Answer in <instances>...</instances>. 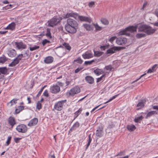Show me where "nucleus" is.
Here are the masks:
<instances>
[{
	"mask_svg": "<svg viewBox=\"0 0 158 158\" xmlns=\"http://www.w3.org/2000/svg\"><path fill=\"white\" fill-rule=\"evenodd\" d=\"M65 27L66 31L69 33H74L76 32L77 29L78 28V24L77 22L75 20L68 19L65 25Z\"/></svg>",
	"mask_w": 158,
	"mask_h": 158,
	"instance_id": "obj_1",
	"label": "nucleus"
},
{
	"mask_svg": "<svg viewBox=\"0 0 158 158\" xmlns=\"http://www.w3.org/2000/svg\"><path fill=\"white\" fill-rule=\"evenodd\" d=\"M156 31V29H153L150 26L146 24L141 25L138 28L139 32H145L147 35H150L153 34Z\"/></svg>",
	"mask_w": 158,
	"mask_h": 158,
	"instance_id": "obj_2",
	"label": "nucleus"
},
{
	"mask_svg": "<svg viewBox=\"0 0 158 158\" xmlns=\"http://www.w3.org/2000/svg\"><path fill=\"white\" fill-rule=\"evenodd\" d=\"M66 101V100H64L58 102L55 104L54 109L57 111H61L63 109L64 104Z\"/></svg>",
	"mask_w": 158,
	"mask_h": 158,
	"instance_id": "obj_3",
	"label": "nucleus"
},
{
	"mask_svg": "<svg viewBox=\"0 0 158 158\" xmlns=\"http://www.w3.org/2000/svg\"><path fill=\"white\" fill-rule=\"evenodd\" d=\"M61 19L55 16L48 21V25L50 27H53L60 23Z\"/></svg>",
	"mask_w": 158,
	"mask_h": 158,
	"instance_id": "obj_4",
	"label": "nucleus"
},
{
	"mask_svg": "<svg viewBox=\"0 0 158 158\" xmlns=\"http://www.w3.org/2000/svg\"><path fill=\"white\" fill-rule=\"evenodd\" d=\"M23 57V54H21L19 55L13 61L9 64V66L13 67L15 66L16 64L19 63V61L21 60Z\"/></svg>",
	"mask_w": 158,
	"mask_h": 158,
	"instance_id": "obj_5",
	"label": "nucleus"
},
{
	"mask_svg": "<svg viewBox=\"0 0 158 158\" xmlns=\"http://www.w3.org/2000/svg\"><path fill=\"white\" fill-rule=\"evenodd\" d=\"M16 129L19 132L25 133L27 132V128L26 125L22 124L18 125L16 127Z\"/></svg>",
	"mask_w": 158,
	"mask_h": 158,
	"instance_id": "obj_6",
	"label": "nucleus"
},
{
	"mask_svg": "<svg viewBox=\"0 0 158 158\" xmlns=\"http://www.w3.org/2000/svg\"><path fill=\"white\" fill-rule=\"evenodd\" d=\"M124 48H125L123 47H121L114 46L108 50L106 51V53L107 54H112L120 50L121 49H123Z\"/></svg>",
	"mask_w": 158,
	"mask_h": 158,
	"instance_id": "obj_7",
	"label": "nucleus"
},
{
	"mask_svg": "<svg viewBox=\"0 0 158 158\" xmlns=\"http://www.w3.org/2000/svg\"><path fill=\"white\" fill-rule=\"evenodd\" d=\"M80 92V89L78 86H75L71 89L69 92V94L71 96H73Z\"/></svg>",
	"mask_w": 158,
	"mask_h": 158,
	"instance_id": "obj_8",
	"label": "nucleus"
},
{
	"mask_svg": "<svg viewBox=\"0 0 158 158\" xmlns=\"http://www.w3.org/2000/svg\"><path fill=\"white\" fill-rule=\"evenodd\" d=\"M50 91L52 93L56 94L60 91V88L59 86L56 85H53L51 87Z\"/></svg>",
	"mask_w": 158,
	"mask_h": 158,
	"instance_id": "obj_9",
	"label": "nucleus"
},
{
	"mask_svg": "<svg viewBox=\"0 0 158 158\" xmlns=\"http://www.w3.org/2000/svg\"><path fill=\"white\" fill-rule=\"evenodd\" d=\"M15 44L18 49H24L27 48V45L22 42H15Z\"/></svg>",
	"mask_w": 158,
	"mask_h": 158,
	"instance_id": "obj_10",
	"label": "nucleus"
},
{
	"mask_svg": "<svg viewBox=\"0 0 158 158\" xmlns=\"http://www.w3.org/2000/svg\"><path fill=\"white\" fill-rule=\"evenodd\" d=\"M127 39L126 38L123 37H118L116 40V43L119 45H122L127 42Z\"/></svg>",
	"mask_w": 158,
	"mask_h": 158,
	"instance_id": "obj_11",
	"label": "nucleus"
},
{
	"mask_svg": "<svg viewBox=\"0 0 158 158\" xmlns=\"http://www.w3.org/2000/svg\"><path fill=\"white\" fill-rule=\"evenodd\" d=\"M103 127L102 126L98 127L96 132V135L98 137H101L102 135Z\"/></svg>",
	"mask_w": 158,
	"mask_h": 158,
	"instance_id": "obj_12",
	"label": "nucleus"
},
{
	"mask_svg": "<svg viewBox=\"0 0 158 158\" xmlns=\"http://www.w3.org/2000/svg\"><path fill=\"white\" fill-rule=\"evenodd\" d=\"M82 56L84 59H88L93 57V56L91 51H87L83 54Z\"/></svg>",
	"mask_w": 158,
	"mask_h": 158,
	"instance_id": "obj_13",
	"label": "nucleus"
},
{
	"mask_svg": "<svg viewBox=\"0 0 158 158\" xmlns=\"http://www.w3.org/2000/svg\"><path fill=\"white\" fill-rule=\"evenodd\" d=\"M8 123L11 126V128H12L13 126L16 124V122L15 118L13 117H10L8 120Z\"/></svg>",
	"mask_w": 158,
	"mask_h": 158,
	"instance_id": "obj_14",
	"label": "nucleus"
},
{
	"mask_svg": "<svg viewBox=\"0 0 158 158\" xmlns=\"http://www.w3.org/2000/svg\"><path fill=\"white\" fill-rule=\"evenodd\" d=\"M38 120L37 118H34L31 120L28 123L27 125L29 127H32L35 125L37 123Z\"/></svg>",
	"mask_w": 158,
	"mask_h": 158,
	"instance_id": "obj_15",
	"label": "nucleus"
},
{
	"mask_svg": "<svg viewBox=\"0 0 158 158\" xmlns=\"http://www.w3.org/2000/svg\"><path fill=\"white\" fill-rule=\"evenodd\" d=\"M78 19L81 21L87 22L89 23H90L91 21V19L90 18L85 16H79Z\"/></svg>",
	"mask_w": 158,
	"mask_h": 158,
	"instance_id": "obj_16",
	"label": "nucleus"
},
{
	"mask_svg": "<svg viewBox=\"0 0 158 158\" xmlns=\"http://www.w3.org/2000/svg\"><path fill=\"white\" fill-rule=\"evenodd\" d=\"M7 54L9 56L13 57L16 56V52L14 49H10L8 51Z\"/></svg>",
	"mask_w": 158,
	"mask_h": 158,
	"instance_id": "obj_17",
	"label": "nucleus"
},
{
	"mask_svg": "<svg viewBox=\"0 0 158 158\" xmlns=\"http://www.w3.org/2000/svg\"><path fill=\"white\" fill-rule=\"evenodd\" d=\"M60 48L58 49L56 51V53L59 56H62L64 54V49L63 47H60Z\"/></svg>",
	"mask_w": 158,
	"mask_h": 158,
	"instance_id": "obj_18",
	"label": "nucleus"
},
{
	"mask_svg": "<svg viewBox=\"0 0 158 158\" xmlns=\"http://www.w3.org/2000/svg\"><path fill=\"white\" fill-rule=\"evenodd\" d=\"M137 27L136 26H130L126 28V30L127 31H130L131 32H133L136 31Z\"/></svg>",
	"mask_w": 158,
	"mask_h": 158,
	"instance_id": "obj_19",
	"label": "nucleus"
},
{
	"mask_svg": "<svg viewBox=\"0 0 158 158\" xmlns=\"http://www.w3.org/2000/svg\"><path fill=\"white\" fill-rule=\"evenodd\" d=\"M94 73L97 76H99L102 74H105L104 71L101 69L97 68L94 71Z\"/></svg>",
	"mask_w": 158,
	"mask_h": 158,
	"instance_id": "obj_20",
	"label": "nucleus"
},
{
	"mask_svg": "<svg viewBox=\"0 0 158 158\" xmlns=\"http://www.w3.org/2000/svg\"><path fill=\"white\" fill-rule=\"evenodd\" d=\"M53 61V58L51 56L46 57L44 60V62L46 64L52 63Z\"/></svg>",
	"mask_w": 158,
	"mask_h": 158,
	"instance_id": "obj_21",
	"label": "nucleus"
},
{
	"mask_svg": "<svg viewBox=\"0 0 158 158\" xmlns=\"http://www.w3.org/2000/svg\"><path fill=\"white\" fill-rule=\"evenodd\" d=\"M16 24L14 22H12L8 26L5 28V29H9L12 31L14 30Z\"/></svg>",
	"mask_w": 158,
	"mask_h": 158,
	"instance_id": "obj_22",
	"label": "nucleus"
},
{
	"mask_svg": "<svg viewBox=\"0 0 158 158\" xmlns=\"http://www.w3.org/2000/svg\"><path fill=\"white\" fill-rule=\"evenodd\" d=\"M86 81L90 84H92L94 83V78L91 76H87L85 77Z\"/></svg>",
	"mask_w": 158,
	"mask_h": 158,
	"instance_id": "obj_23",
	"label": "nucleus"
},
{
	"mask_svg": "<svg viewBox=\"0 0 158 158\" xmlns=\"http://www.w3.org/2000/svg\"><path fill=\"white\" fill-rule=\"evenodd\" d=\"M127 128L129 131H134L136 129V127L134 125L131 124L127 125Z\"/></svg>",
	"mask_w": 158,
	"mask_h": 158,
	"instance_id": "obj_24",
	"label": "nucleus"
},
{
	"mask_svg": "<svg viewBox=\"0 0 158 158\" xmlns=\"http://www.w3.org/2000/svg\"><path fill=\"white\" fill-rule=\"evenodd\" d=\"M8 71V69L6 67H0V73L3 74H6Z\"/></svg>",
	"mask_w": 158,
	"mask_h": 158,
	"instance_id": "obj_25",
	"label": "nucleus"
},
{
	"mask_svg": "<svg viewBox=\"0 0 158 158\" xmlns=\"http://www.w3.org/2000/svg\"><path fill=\"white\" fill-rule=\"evenodd\" d=\"M79 123L78 122H76L73 125V126L71 127L70 129V131H72L73 130H75L76 128L79 127Z\"/></svg>",
	"mask_w": 158,
	"mask_h": 158,
	"instance_id": "obj_26",
	"label": "nucleus"
},
{
	"mask_svg": "<svg viewBox=\"0 0 158 158\" xmlns=\"http://www.w3.org/2000/svg\"><path fill=\"white\" fill-rule=\"evenodd\" d=\"M157 113L156 111H152L148 112L147 114L146 118H147L148 117H150L152 115L154 114H156Z\"/></svg>",
	"mask_w": 158,
	"mask_h": 158,
	"instance_id": "obj_27",
	"label": "nucleus"
},
{
	"mask_svg": "<svg viewBox=\"0 0 158 158\" xmlns=\"http://www.w3.org/2000/svg\"><path fill=\"white\" fill-rule=\"evenodd\" d=\"M24 106H18V108L15 109V114H19L21 111H22L24 109Z\"/></svg>",
	"mask_w": 158,
	"mask_h": 158,
	"instance_id": "obj_28",
	"label": "nucleus"
},
{
	"mask_svg": "<svg viewBox=\"0 0 158 158\" xmlns=\"http://www.w3.org/2000/svg\"><path fill=\"white\" fill-rule=\"evenodd\" d=\"M82 109L81 108H80L77 111H76L74 113V119H75L76 118H77L78 116L80 114L81 111H82Z\"/></svg>",
	"mask_w": 158,
	"mask_h": 158,
	"instance_id": "obj_29",
	"label": "nucleus"
},
{
	"mask_svg": "<svg viewBox=\"0 0 158 158\" xmlns=\"http://www.w3.org/2000/svg\"><path fill=\"white\" fill-rule=\"evenodd\" d=\"M31 54L28 50H27L23 54V57H27V58L29 57Z\"/></svg>",
	"mask_w": 158,
	"mask_h": 158,
	"instance_id": "obj_30",
	"label": "nucleus"
},
{
	"mask_svg": "<svg viewBox=\"0 0 158 158\" xmlns=\"http://www.w3.org/2000/svg\"><path fill=\"white\" fill-rule=\"evenodd\" d=\"M83 25L87 30L91 31L93 30L92 27L90 25L84 24Z\"/></svg>",
	"mask_w": 158,
	"mask_h": 158,
	"instance_id": "obj_31",
	"label": "nucleus"
},
{
	"mask_svg": "<svg viewBox=\"0 0 158 158\" xmlns=\"http://www.w3.org/2000/svg\"><path fill=\"white\" fill-rule=\"evenodd\" d=\"M144 102H143V101H142L141 102H139L137 105V107H139V108L137 109V110H139L141 109V108L143 107L144 106Z\"/></svg>",
	"mask_w": 158,
	"mask_h": 158,
	"instance_id": "obj_32",
	"label": "nucleus"
},
{
	"mask_svg": "<svg viewBox=\"0 0 158 158\" xmlns=\"http://www.w3.org/2000/svg\"><path fill=\"white\" fill-rule=\"evenodd\" d=\"M146 35L144 33H138L136 35V37L138 39H140L142 37H145Z\"/></svg>",
	"mask_w": 158,
	"mask_h": 158,
	"instance_id": "obj_33",
	"label": "nucleus"
},
{
	"mask_svg": "<svg viewBox=\"0 0 158 158\" xmlns=\"http://www.w3.org/2000/svg\"><path fill=\"white\" fill-rule=\"evenodd\" d=\"M101 21L102 23L105 25H107L109 23L108 20L106 19H102L101 20Z\"/></svg>",
	"mask_w": 158,
	"mask_h": 158,
	"instance_id": "obj_34",
	"label": "nucleus"
},
{
	"mask_svg": "<svg viewBox=\"0 0 158 158\" xmlns=\"http://www.w3.org/2000/svg\"><path fill=\"white\" fill-rule=\"evenodd\" d=\"M46 36L49 39H51L52 38L51 33L50 32V29L48 28L47 29V33L46 34Z\"/></svg>",
	"mask_w": 158,
	"mask_h": 158,
	"instance_id": "obj_35",
	"label": "nucleus"
},
{
	"mask_svg": "<svg viewBox=\"0 0 158 158\" xmlns=\"http://www.w3.org/2000/svg\"><path fill=\"white\" fill-rule=\"evenodd\" d=\"M63 46L66 49L69 51L71 49V47L68 44L64 43L63 44Z\"/></svg>",
	"mask_w": 158,
	"mask_h": 158,
	"instance_id": "obj_36",
	"label": "nucleus"
},
{
	"mask_svg": "<svg viewBox=\"0 0 158 158\" xmlns=\"http://www.w3.org/2000/svg\"><path fill=\"white\" fill-rule=\"evenodd\" d=\"M103 52H101L96 51H94V55L95 56L98 57L101 56Z\"/></svg>",
	"mask_w": 158,
	"mask_h": 158,
	"instance_id": "obj_37",
	"label": "nucleus"
},
{
	"mask_svg": "<svg viewBox=\"0 0 158 158\" xmlns=\"http://www.w3.org/2000/svg\"><path fill=\"white\" fill-rule=\"evenodd\" d=\"M127 31V30H126L125 28L124 29L120 31L118 34L119 35H125L126 34Z\"/></svg>",
	"mask_w": 158,
	"mask_h": 158,
	"instance_id": "obj_38",
	"label": "nucleus"
},
{
	"mask_svg": "<svg viewBox=\"0 0 158 158\" xmlns=\"http://www.w3.org/2000/svg\"><path fill=\"white\" fill-rule=\"evenodd\" d=\"M105 69L106 70H108L109 71H112L114 69V68L112 67L111 65L106 66L105 67Z\"/></svg>",
	"mask_w": 158,
	"mask_h": 158,
	"instance_id": "obj_39",
	"label": "nucleus"
},
{
	"mask_svg": "<svg viewBox=\"0 0 158 158\" xmlns=\"http://www.w3.org/2000/svg\"><path fill=\"white\" fill-rule=\"evenodd\" d=\"M7 60L6 57L5 56H3L0 57V63L2 64L4 63Z\"/></svg>",
	"mask_w": 158,
	"mask_h": 158,
	"instance_id": "obj_40",
	"label": "nucleus"
},
{
	"mask_svg": "<svg viewBox=\"0 0 158 158\" xmlns=\"http://www.w3.org/2000/svg\"><path fill=\"white\" fill-rule=\"evenodd\" d=\"M39 48V46L36 45H34L33 47H29V50L31 51H33L35 50H36Z\"/></svg>",
	"mask_w": 158,
	"mask_h": 158,
	"instance_id": "obj_41",
	"label": "nucleus"
},
{
	"mask_svg": "<svg viewBox=\"0 0 158 158\" xmlns=\"http://www.w3.org/2000/svg\"><path fill=\"white\" fill-rule=\"evenodd\" d=\"M89 139L88 140V143L87 145L86 148V149H87L88 148L89 146L90 143L91 142V141H92V138L91 137V134H89Z\"/></svg>",
	"mask_w": 158,
	"mask_h": 158,
	"instance_id": "obj_42",
	"label": "nucleus"
},
{
	"mask_svg": "<svg viewBox=\"0 0 158 158\" xmlns=\"http://www.w3.org/2000/svg\"><path fill=\"white\" fill-rule=\"evenodd\" d=\"M143 118L142 116H141L139 117H138L135 119V121L136 123L139 122Z\"/></svg>",
	"mask_w": 158,
	"mask_h": 158,
	"instance_id": "obj_43",
	"label": "nucleus"
},
{
	"mask_svg": "<svg viewBox=\"0 0 158 158\" xmlns=\"http://www.w3.org/2000/svg\"><path fill=\"white\" fill-rule=\"evenodd\" d=\"M36 109L38 110H40L42 108L41 104L40 103V101H38L37 102L36 104Z\"/></svg>",
	"mask_w": 158,
	"mask_h": 158,
	"instance_id": "obj_44",
	"label": "nucleus"
},
{
	"mask_svg": "<svg viewBox=\"0 0 158 158\" xmlns=\"http://www.w3.org/2000/svg\"><path fill=\"white\" fill-rule=\"evenodd\" d=\"M77 62V63L81 64L83 62V60L81 59L80 57H79L76 59L74 60V62Z\"/></svg>",
	"mask_w": 158,
	"mask_h": 158,
	"instance_id": "obj_45",
	"label": "nucleus"
},
{
	"mask_svg": "<svg viewBox=\"0 0 158 158\" xmlns=\"http://www.w3.org/2000/svg\"><path fill=\"white\" fill-rule=\"evenodd\" d=\"M50 41L48 40L47 39H44L42 41V44L44 46L47 43H50Z\"/></svg>",
	"mask_w": 158,
	"mask_h": 158,
	"instance_id": "obj_46",
	"label": "nucleus"
},
{
	"mask_svg": "<svg viewBox=\"0 0 158 158\" xmlns=\"http://www.w3.org/2000/svg\"><path fill=\"white\" fill-rule=\"evenodd\" d=\"M93 25L95 27L96 30L98 31H100L102 30V28L98 26V24H93Z\"/></svg>",
	"mask_w": 158,
	"mask_h": 158,
	"instance_id": "obj_47",
	"label": "nucleus"
},
{
	"mask_svg": "<svg viewBox=\"0 0 158 158\" xmlns=\"http://www.w3.org/2000/svg\"><path fill=\"white\" fill-rule=\"evenodd\" d=\"M94 60H92L90 61H85V62L84 64L86 65H90L92 63L94 62Z\"/></svg>",
	"mask_w": 158,
	"mask_h": 158,
	"instance_id": "obj_48",
	"label": "nucleus"
},
{
	"mask_svg": "<svg viewBox=\"0 0 158 158\" xmlns=\"http://www.w3.org/2000/svg\"><path fill=\"white\" fill-rule=\"evenodd\" d=\"M19 99H13L9 102V103H10V106H12L14 104H16L17 103V101Z\"/></svg>",
	"mask_w": 158,
	"mask_h": 158,
	"instance_id": "obj_49",
	"label": "nucleus"
},
{
	"mask_svg": "<svg viewBox=\"0 0 158 158\" xmlns=\"http://www.w3.org/2000/svg\"><path fill=\"white\" fill-rule=\"evenodd\" d=\"M105 76V74H103L100 77L97 79V82H98L100 81L102 79L103 77H104Z\"/></svg>",
	"mask_w": 158,
	"mask_h": 158,
	"instance_id": "obj_50",
	"label": "nucleus"
},
{
	"mask_svg": "<svg viewBox=\"0 0 158 158\" xmlns=\"http://www.w3.org/2000/svg\"><path fill=\"white\" fill-rule=\"evenodd\" d=\"M69 17H73L75 18L77 16V14L72 12L69 13Z\"/></svg>",
	"mask_w": 158,
	"mask_h": 158,
	"instance_id": "obj_51",
	"label": "nucleus"
},
{
	"mask_svg": "<svg viewBox=\"0 0 158 158\" xmlns=\"http://www.w3.org/2000/svg\"><path fill=\"white\" fill-rule=\"evenodd\" d=\"M118 96V95H115L113 97H112L108 101H107L106 102H105V104H106L108 102H109L112 100L115 99L117 96Z\"/></svg>",
	"mask_w": 158,
	"mask_h": 158,
	"instance_id": "obj_52",
	"label": "nucleus"
},
{
	"mask_svg": "<svg viewBox=\"0 0 158 158\" xmlns=\"http://www.w3.org/2000/svg\"><path fill=\"white\" fill-rule=\"evenodd\" d=\"M95 4V2H91L89 3L88 6L90 7H92Z\"/></svg>",
	"mask_w": 158,
	"mask_h": 158,
	"instance_id": "obj_53",
	"label": "nucleus"
},
{
	"mask_svg": "<svg viewBox=\"0 0 158 158\" xmlns=\"http://www.w3.org/2000/svg\"><path fill=\"white\" fill-rule=\"evenodd\" d=\"M43 95L44 96L46 97H48L49 96V94L47 90H46L43 93Z\"/></svg>",
	"mask_w": 158,
	"mask_h": 158,
	"instance_id": "obj_54",
	"label": "nucleus"
},
{
	"mask_svg": "<svg viewBox=\"0 0 158 158\" xmlns=\"http://www.w3.org/2000/svg\"><path fill=\"white\" fill-rule=\"evenodd\" d=\"M21 139V138H15L14 139L15 142L16 143L19 142V140Z\"/></svg>",
	"mask_w": 158,
	"mask_h": 158,
	"instance_id": "obj_55",
	"label": "nucleus"
},
{
	"mask_svg": "<svg viewBox=\"0 0 158 158\" xmlns=\"http://www.w3.org/2000/svg\"><path fill=\"white\" fill-rule=\"evenodd\" d=\"M83 68L81 67L78 68L77 69H76L75 71V73H77L79 71H80Z\"/></svg>",
	"mask_w": 158,
	"mask_h": 158,
	"instance_id": "obj_56",
	"label": "nucleus"
},
{
	"mask_svg": "<svg viewBox=\"0 0 158 158\" xmlns=\"http://www.w3.org/2000/svg\"><path fill=\"white\" fill-rule=\"evenodd\" d=\"M116 38V36H113L110 38V39L109 40V41L111 42L112 43L114 40Z\"/></svg>",
	"mask_w": 158,
	"mask_h": 158,
	"instance_id": "obj_57",
	"label": "nucleus"
},
{
	"mask_svg": "<svg viewBox=\"0 0 158 158\" xmlns=\"http://www.w3.org/2000/svg\"><path fill=\"white\" fill-rule=\"evenodd\" d=\"M125 151H123L122 152H119L118 154H117L116 156H121L123 155H125Z\"/></svg>",
	"mask_w": 158,
	"mask_h": 158,
	"instance_id": "obj_58",
	"label": "nucleus"
},
{
	"mask_svg": "<svg viewBox=\"0 0 158 158\" xmlns=\"http://www.w3.org/2000/svg\"><path fill=\"white\" fill-rule=\"evenodd\" d=\"M11 137H8V139L6 141V143L7 144V145H8L10 143V141L11 140Z\"/></svg>",
	"mask_w": 158,
	"mask_h": 158,
	"instance_id": "obj_59",
	"label": "nucleus"
},
{
	"mask_svg": "<svg viewBox=\"0 0 158 158\" xmlns=\"http://www.w3.org/2000/svg\"><path fill=\"white\" fill-rule=\"evenodd\" d=\"M63 17L64 19H66L69 18V13H68L66 14H64L63 15Z\"/></svg>",
	"mask_w": 158,
	"mask_h": 158,
	"instance_id": "obj_60",
	"label": "nucleus"
},
{
	"mask_svg": "<svg viewBox=\"0 0 158 158\" xmlns=\"http://www.w3.org/2000/svg\"><path fill=\"white\" fill-rule=\"evenodd\" d=\"M115 127V125L114 124H109L107 127V128L108 129H111Z\"/></svg>",
	"mask_w": 158,
	"mask_h": 158,
	"instance_id": "obj_61",
	"label": "nucleus"
},
{
	"mask_svg": "<svg viewBox=\"0 0 158 158\" xmlns=\"http://www.w3.org/2000/svg\"><path fill=\"white\" fill-rule=\"evenodd\" d=\"M157 66V64H155L152 67V70H153V72L156 71V67Z\"/></svg>",
	"mask_w": 158,
	"mask_h": 158,
	"instance_id": "obj_62",
	"label": "nucleus"
},
{
	"mask_svg": "<svg viewBox=\"0 0 158 158\" xmlns=\"http://www.w3.org/2000/svg\"><path fill=\"white\" fill-rule=\"evenodd\" d=\"M56 85L58 86L59 85L62 86L64 85V83L62 82L58 81Z\"/></svg>",
	"mask_w": 158,
	"mask_h": 158,
	"instance_id": "obj_63",
	"label": "nucleus"
},
{
	"mask_svg": "<svg viewBox=\"0 0 158 158\" xmlns=\"http://www.w3.org/2000/svg\"><path fill=\"white\" fill-rule=\"evenodd\" d=\"M43 91V88H41L40 91H39L38 94L36 96L37 97H39L41 94L42 92Z\"/></svg>",
	"mask_w": 158,
	"mask_h": 158,
	"instance_id": "obj_64",
	"label": "nucleus"
}]
</instances>
